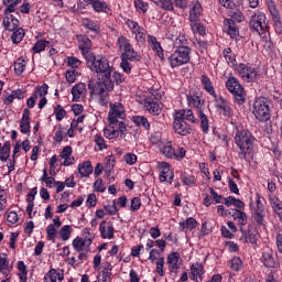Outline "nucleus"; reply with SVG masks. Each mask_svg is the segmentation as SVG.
Segmentation results:
<instances>
[{
	"mask_svg": "<svg viewBox=\"0 0 282 282\" xmlns=\"http://www.w3.org/2000/svg\"><path fill=\"white\" fill-rule=\"evenodd\" d=\"M224 30L231 39H237V36H239V29L237 28L235 21L231 19H226L224 21Z\"/></svg>",
	"mask_w": 282,
	"mask_h": 282,
	"instance_id": "nucleus-33",
	"label": "nucleus"
},
{
	"mask_svg": "<svg viewBox=\"0 0 282 282\" xmlns=\"http://www.w3.org/2000/svg\"><path fill=\"white\" fill-rule=\"evenodd\" d=\"M204 95L199 90H194L189 93L186 98H187V105L189 107H194L200 113L206 109V106L204 104V99H202Z\"/></svg>",
	"mask_w": 282,
	"mask_h": 282,
	"instance_id": "nucleus-12",
	"label": "nucleus"
},
{
	"mask_svg": "<svg viewBox=\"0 0 282 282\" xmlns=\"http://www.w3.org/2000/svg\"><path fill=\"white\" fill-rule=\"evenodd\" d=\"M80 235H82V239H85L90 243H94V239H96V235H94V232H91V229L87 227L82 229Z\"/></svg>",
	"mask_w": 282,
	"mask_h": 282,
	"instance_id": "nucleus-59",
	"label": "nucleus"
},
{
	"mask_svg": "<svg viewBox=\"0 0 282 282\" xmlns=\"http://www.w3.org/2000/svg\"><path fill=\"white\" fill-rule=\"evenodd\" d=\"M166 37L169 41H172L173 47H175V44L180 42V45H186L188 42L184 35H180L177 31H169L166 34Z\"/></svg>",
	"mask_w": 282,
	"mask_h": 282,
	"instance_id": "nucleus-38",
	"label": "nucleus"
},
{
	"mask_svg": "<svg viewBox=\"0 0 282 282\" xmlns=\"http://www.w3.org/2000/svg\"><path fill=\"white\" fill-rule=\"evenodd\" d=\"M248 14H251L249 18V28L252 32H257L259 36L265 34L268 31V17L262 11H248Z\"/></svg>",
	"mask_w": 282,
	"mask_h": 282,
	"instance_id": "nucleus-6",
	"label": "nucleus"
},
{
	"mask_svg": "<svg viewBox=\"0 0 282 282\" xmlns=\"http://www.w3.org/2000/svg\"><path fill=\"white\" fill-rule=\"evenodd\" d=\"M153 3L156 8H160V10H165L167 12H173V10H175L173 0H153Z\"/></svg>",
	"mask_w": 282,
	"mask_h": 282,
	"instance_id": "nucleus-43",
	"label": "nucleus"
},
{
	"mask_svg": "<svg viewBox=\"0 0 282 282\" xmlns=\"http://www.w3.org/2000/svg\"><path fill=\"white\" fill-rule=\"evenodd\" d=\"M159 167L161 171L159 175L160 182H169L172 184L175 175L173 174V171H171V165L167 162H161L159 163Z\"/></svg>",
	"mask_w": 282,
	"mask_h": 282,
	"instance_id": "nucleus-18",
	"label": "nucleus"
},
{
	"mask_svg": "<svg viewBox=\"0 0 282 282\" xmlns=\"http://www.w3.org/2000/svg\"><path fill=\"white\" fill-rule=\"evenodd\" d=\"M188 21H199L204 14V8L202 3L197 0H194L189 3Z\"/></svg>",
	"mask_w": 282,
	"mask_h": 282,
	"instance_id": "nucleus-17",
	"label": "nucleus"
},
{
	"mask_svg": "<svg viewBox=\"0 0 282 282\" xmlns=\"http://www.w3.org/2000/svg\"><path fill=\"white\" fill-rule=\"evenodd\" d=\"M72 232H74L72 226L64 225L58 231V237L62 241H69V239H72Z\"/></svg>",
	"mask_w": 282,
	"mask_h": 282,
	"instance_id": "nucleus-46",
	"label": "nucleus"
},
{
	"mask_svg": "<svg viewBox=\"0 0 282 282\" xmlns=\"http://www.w3.org/2000/svg\"><path fill=\"white\" fill-rule=\"evenodd\" d=\"M200 85L203 89L209 94V96H213V98H217V93H215V86H213V80H210V77L203 74L200 76Z\"/></svg>",
	"mask_w": 282,
	"mask_h": 282,
	"instance_id": "nucleus-32",
	"label": "nucleus"
},
{
	"mask_svg": "<svg viewBox=\"0 0 282 282\" xmlns=\"http://www.w3.org/2000/svg\"><path fill=\"white\" fill-rule=\"evenodd\" d=\"M47 45H50V41L39 40L34 43L32 50L34 54H41V52H45V47H47Z\"/></svg>",
	"mask_w": 282,
	"mask_h": 282,
	"instance_id": "nucleus-53",
	"label": "nucleus"
},
{
	"mask_svg": "<svg viewBox=\"0 0 282 282\" xmlns=\"http://www.w3.org/2000/svg\"><path fill=\"white\" fill-rule=\"evenodd\" d=\"M269 202L271 205V208L274 210L275 215H278L280 221H282V202L276 197V195L271 194L269 196Z\"/></svg>",
	"mask_w": 282,
	"mask_h": 282,
	"instance_id": "nucleus-34",
	"label": "nucleus"
},
{
	"mask_svg": "<svg viewBox=\"0 0 282 282\" xmlns=\"http://www.w3.org/2000/svg\"><path fill=\"white\" fill-rule=\"evenodd\" d=\"M99 232H100L101 239L111 240L115 237L116 229L113 228V225H111V223H109L107 220H102L99 224Z\"/></svg>",
	"mask_w": 282,
	"mask_h": 282,
	"instance_id": "nucleus-20",
	"label": "nucleus"
},
{
	"mask_svg": "<svg viewBox=\"0 0 282 282\" xmlns=\"http://www.w3.org/2000/svg\"><path fill=\"white\" fill-rule=\"evenodd\" d=\"M65 135H67V132H65V129L63 127H58V129L55 130L53 142L54 144H61L63 140L65 139Z\"/></svg>",
	"mask_w": 282,
	"mask_h": 282,
	"instance_id": "nucleus-55",
	"label": "nucleus"
},
{
	"mask_svg": "<svg viewBox=\"0 0 282 282\" xmlns=\"http://www.w3.org/2000/svg\"><path fill=\"white\" fill-rule=\"evenodd\" d=\"M229 216L235 219V221H238L240 226H246L248 224V215H246L241 208H231L229 209Z\"/></svg>",
	"mask_w": 282,
	"mask_h": 282,
	"instance_id": "nucleus-31",
	"label": "nucleus"
},
{
	"mask_svg": "<svg viewBox=\"0 0 282 282\" xmlns=\"http://www.w3.org/2000/svg\"><path fill=\"white\" fill-rule=\"evenodd\" d=\"M67 65L68 67H70V69H75L76 72H78V69L83 65V62L77 57H67Z\"/></svg>",
	"mask_w": 282,
	"mask_h": 282,
	"instance_id": "nucleus-61",
	"label": "nucleus"
},
{
	"mask_svg": "<svg viewBox=\"0 0 282 282\" xmlns=\"http://www.w3.org/2000/svg\"><path fill=\"white\" fill-rule=\"evenodd\" d=\"M268 8L276 34H282L281 12H279V9L276 8V4H274V2L269 3Z\"/></svg>",
	"mask_w": 282,
	"mask_h": 282,
	"instance_id": "nucleus-15",
	"label": "nucleus"
},
{
	"mask_svg": "<svg viewBox=\"0 0 282 282\" xmlns=\"http://www.w3.org/2000/svg\"><path fill=\"white\" fill-rule=\"evenodd\" d=\"M13 67H14V74L17 76H21V74L25 72V67H28V62L23 59V57H19L18 59L14 61Z\"/></svg>",
	"mask_w": 282,
	"mask_h": 282,
	"instance_id": "nucleus-47",
	"label": "nucleus"
},
{
	"mask_svg": "<svg viewBox=\"0 0 282 282\" xmlns=\"http://www.w3.org/2000/svg\"><path fill=\"white\" fill-rule=\"evenodd\" d=\"M118 51L121 52V58H130V61H140V55L131 45V41L124 35H120L117 40Z\"/></svg>",
	"mask_w": 282,
	"mask_h": 282,
	"instance_id": "nucleus-8",
	"label": "nucleus"
},
{
	"mask_svg": "<svg viewBox=\"0 0 282 282\" xmlns=\"http://www.w3.org/2000/svg\"><path fill=\"white\" fill-rule=\"evenodd\" d=\"M175 50L167 57L169 65L175 69L176 67H182V65H188L191 63V47L186 44L175 43Z\"/></svg>",
	"mask_w": 282,
	"mask_h": 282,
	"instance_id": "nucleus-5",
	"label": "nucleus"
},
{
	"mask_svg": "<svg viewBox=\"0 0 282 282\" xmlns=\"http://www.w3.org/2000/svg\"><path fill=\"white\" fill-rule=\"evenodd\" d=\"M173 129L177 135H191L193 133V126L188 124L192 122L196 124L197 120L193 110L191 109H180L173 112ZM187 120V122H186Z\"/></svg>",
	"mask_w": 282,
	"mask_h": 282,
	"instance_id": "nucleus-3",
	"label": "nucleus"
},
{
	"mask_svg": "<svg viewBox=\"0 0 282 282\" xmlns=\"http://www.w3.org/2000/svg\"><path fill=\"white\" fill-rule=\"evenodd\" d=\"M234 140L235 144L240 150V152L238 153L239 160H246L248 155H250L252 151H254V142H257V139L249 130H237L234 135Z\"/></svg>",
	"mask_w": 282,
	"mask_h": 282,
	"instance_id": "nucleus-4",
	"label": "nucleus"
},
{
	"mask_svg": "<svg viewBox=\"0 0 282 282\" xmlns=\"http://www.w3.org/2000/svg\"><path fill=\"white\" fill-rule=\"evenodd\" d=\"M78 47L83 54V56H85L86 61L89 58V56H94L91 55V40L85 35H79L78 36Z\"/></svg>",
	"mask_w": 282,
	"mask_h": 282,
	"instance_id": "nucleus-21",
	"label": "nucleus"
},
{
	"mask_svg": "<svg viewBox=\"0 0 282 282\" xmlns=\"http://www.w3.org/2000/svg\"><path fill=\"white\" fill-rule=\"evenodd\" d=\"M252 113L258 122L270 120V101L265 97H258L253 102Z\"/></svg>",
	"mask_w": 282,
	"mask_h": 282,
	"instance_id": "nucleus-7",
	"label": "nucleus"
},
{
	"mask_svg": "<svg viewBox=\"0 0 282 282\" xmlns=\"http://www.w3.org/2000/svg\"><path fill=\"white\" fill-rule=\"evenodd\" d=\"M40 180L41 182H44L48 188H55L56 186V180L53 176L47 175V169L43 170V175Z\"/></svg>",
	"mask_w": 282,
	"mask_h": 282,
	"instance_id": "nucleus-52",
	"label": "nucleus"
},
{
	"mask_svg": "<svg viewBox=\"0 0 282 282\" xmlns=\"http://www.w3.org/2000/svg\"><path fill=\"white\" fill-rule=\"evenodd\" d=\"M18 276L20 282H28V265H25V262L18 261Z\"/></svg>",
	"mask_w": 282,
	"mask_h": 282,
	"instance_id": "nucleus-50",
	"label": "nucleus"
},
{
	"mask_svg": "<svg viewBox=\"0 0 282 282\" xmlns=\"http://www.w3.org/2000/svg\"><path fill=\"white\" fill-rule=\"evenodd\" d=\"M144 107L152 116H160L162 113V102L155 97L145 98Z\"/></svg>",
	"mask_w": 282,
	"mask_h": 282,
	"instance_id": "nucleus-16",
	"label": "nucleus"
},
{
	"mask_svg": "<svg viewBox=\"0 0 282 282\" xmlns=\"http://www.w3.org/2000/svg\"><path fill=\"white\" fill-rule=\"evenodd\" d=\"M87 65L90 72H94L97 78L101 82H88V89L91 99L96 100L101 107L109 105V91H113V83L111 82V74L113 66L109 64V59L102 56H89Z\"/></svg>",
	"mask_w": 282,
	"mask_h": 282,
	"instance_id": "nucleus-1",
	"label": "nucleus"
},
{
	"mask_svg": "<svg viewBox=\"0 0 282 282\" xmlns=\"http://www.w3.org/2000/svg\"><path fill=\"white\" fill-rule=\"evenodd\" d=\"M72 245L76 252H89L91 248V242L80 236L75 237Z\"/></svg>",
	"mask_w": 282,
	"mask_h": 282,
	"instance_id": "nucleus-24",
	"label": "nucleus"
},
{
	"mask_svg": "<svg viewBox=\"0 0 282 282\" xmlns=\"http://www.w3.org/2000/svg\"><path fill=\"white\" fill-rule=\"evenodd\" d=\"M94 142L98 147V151H105V149H107V141H105V138H102V135L95 134Z\"/></svg>",
	"mask_w": 282,
	"mask_h": 282,
	"instance_id": "nucleus-60",
	"label": "nucleus"
},
{
	"mask_svg": "<svg viewBox=\"0 0 282 282\" xmlns=\"http://www.w3.org/2000/svg\"><path fill=\"white\" fill-rule=\"evenodd\" d=\"M83 28H86V30H89L90 32H95V34H98L100 32V24H98V21L91 20L89 18H85L82 20Z\"/></svg>",
	"mask_w": 282,
	"mask_h": 282,
	"instance_id": "nucleus-39",
	"label": "nucleus"
},
{
	"mask_svg": "<svg viewBox=\"0 0 282 282\" xmlns=\"http://www.w3.org/2000/svg\"><path fill=\"white\" fill-rule=\"evenodd\" d=\"M204 274H206V269L200 262H193L189 264V279L194 282L204 281Z\"/></svg>",
	"mask_w": 282,
	"mask_h": 282,
	"instance_id": "nucleus-14",
	"label": "nucleus"
},
{
	"mask_svg": "<svg viewBox=\"0 0 282 282\" xmlns=\"http://www.w3.org/2000/svg\"><path fill=\"white\" fill-rule=\"evenodd\" d=\"M195 228H197V220L193 217H189L186 220L178 223V230L181 232H186L187 230H195Z\"/></svg>",
	"mask_w": 282,
	"mask_h": 282,
	"instance_id": "nucleus-36",
	"label": "nucleus"
},
{
	"mask_svg": "<svg viewBox=\"0 0 282 282\" xmlns=\"http://www.w3.org/2000/svg\"><path fill=\"white\" fill-rule=\"evenodd\" d=\"M226 87L228 91L232 94L238 105L246 102V90H243V86H241L237 77H229L226 82Z\"/></svg>",
	"mask_w": 282,
	"mask_h": 282,
	"instance_id": "nucleus-9",
	"label": "nucleus"
},
{
	"mask_svg": "<svg viewBox=\"0 0 282 282\" xmlns=\"http://www.w3.org/2000/svg\"><path fill=\"white\" fill-rule=\"evenodd\" d=\"M260 261L261 263H263V265H265V268H274V265H276V262L274 261L272 249L270 248L263 249Z\"/></svg>",
	"mask_w": 282,
	"mask_h": 282,
	"instance_id": "nucleus-29",
	"label": "nucleus"
},
{
	"mask_svg": "<svg viewBox=\"0 0 282 282\" xmlns=\"http://www.w3.org/2000/svg\"><path fill=\"white\" fill-rule=\"evenodd\" d=\"M134 124H137V127H143V129H151V123L149 122V119H147V117L144 116H135L132 118Z\"/></svg>",
	"mask_w": 282,
	"mask_h": 282,
	"instance_id": "nucleus-51",
	"label": "nucleus"
},
{
	"mask_svg": "<svg viewBox=\"0 0 282 282\" xmlns=\"http://www.w3.org/2000/svg\"><path fill=\"white\" fill-rule=\"evenodd\" d=\"M23 0H2L4 9V14H12V12H15L17 6H20V3Z\"/></svg>",
	"mask_w": 282,
	"mask_h": 282,
	"instance_id": "nucleus-45",
	"label": "nucleus"
},
{
	"mask_svg": "<svg viewBox=\"0 0 282 282\" xmlns=\"http://www.w3.org/2000/svg\"><path fill=\"white\" fill-rule=\"evenodd\" d=\"M65 279V274L63 271H56V269H51L45 275H44V282H56V281H63Z\"/></svg>",
	"mask_w": 282,
	"mask_h": 282,
	"instance_id": "nucleus-37",
	"label": "nucleus"
},
{
	"mask_svg": "<svg viewBox=\"0 0 282 282\" xmlns=\"http://www.w3.org/2000/svg\"><path fill=\"white\" fill-rule=\"evenodd\" d=\"M32 131V126L30 124V109H24L22 118L20 119V132L23 135H28Z\"/></svg>",
	"mask_w": 282,
	"mask_h": 282,
	"instance_id": "nucleus-26",
	"label": "nucleus"
},
{
	"mask_svg": "<svg viewBox=\"0 0 282 282\" xmlns=\"http://www.w3.org/2000/svg\"><path fill=\"white\" fill-rule=\"evenodd\" d=\"M50 89V86L47 84H43L42 86H37L33 93L34 98H45V95L47 94Z\"/></svg>",
	"mask_w": 282,
	"mask_h": 282,
	"instance_id": "nucleus-56",
	"label": "nucleus"
},
{
	"mask_svg": "<svg viewBox=\"0 0 282 282\" xmlns=\"http://www.w3.org/2000/svg\"><path fill=\"white\" fill-rule=\"evenodd\" d=\"M8 270H10V262L8 261V254L0 253V272L2 274H8Z\"/></svg>",
	"mask_w": 282,
	"mask_h": 282,
	"instance_id": "nucleus-54",
	"label": "nucleus"
},
{
	"mask_svg": "<svg viewBox=\"0 0 282 282\" xmlns=\"http://www.w3.org/2000/svg\"><path fill=\"white\" fill-rule=\"evenodd\" d=\"M189 28L193 34H199V36H206V26L199 20H194L189 22Z\"/></svg>",
	"mask_w": 282,
	"mask_h": 282,
	"instance_id": "nucleus-40",
	"label": "nucleus"
},
{
	"mask_svg": "<svg viewBox=\"0 0 282 282\" xmlns=\"http://www.w3.org/2000/svg\"><path fill=\"white\" fill-rule=\"evenodd\" d=\"M223 56L229 67H235V64L237 63V55H235V52H232L230 47L223 51Z\"/></svg>",
	"mask_w": 282,
	"mask_h": 282,
	"instance_id": "nucleus-44",
	"label": "nucleus"
},
{
	"mask_svg": "<svg viewBox=\"0 0 282 282\" xmlns=\"http://www.w3.org/2000/svg\"><path fill=\"white\" fill-rule=\"evenodd\" d=\"M77 171L79 177H89L94 173V167L91 166V161H84L78 164Z\"/></svg>",
	"mask_w": 282,
	"mask_h": 282,
	"instance_id": "nucleus-35",
	"label": "nucleus"
},
{
	"mask_svg": "<svg viewBox=\"0 0 282 282\" xmlns=\"http://www.w3.org/2000/svg\"><path fill=\"white\" fill-rule=\"evenodd\" d=\"M56 237H58V230H56V227L54 225H48L46 227V239L47 241H56Z\"/></svg>",
	"mask_w": 282,
	"mask_h": 282,
	"instance_id": "nucleus-57",
	"label": "nucleus"
},
{
	"mask_svg": "<svg viewBox=\"0 0 282 282\" xmlns=\"http://www.w3.org/2000/svg\"><path fill=\"white\" fill-rule=\"evenodd\" d=\"M159 151L164 158H167L169 160H173V156L175 155V148H173V142L171 141H161L158 143Z\"/></svg>",
	"mask_w": 282,
	"mask_h": 282,
	"instance_id": "nucleus-25",
	"label": "nucleus"
},
{
	"mask_svg": "<svg viewBox=\"0 0 282 282\" xmlns=\"http://www.w3.org/2000/svg\"><path fill=\"white\" fill-rule=\"evenodd\" d=\"M127 110L121 102L110 104L108 112V124L104 129V135L108 140H116L118 138H127Z\"/></svg>",
	"mask_w": 282,
	"mask_h": 282,
	"instance_id": "nucleus-2",
	"label": "nucleus"
},
{
	"mask_svg": "<svg viewBox=\"0 0 282 282\" xmlns=\"http://www.w3.org/2000/svg\"><path fill=\"white\" fill-rule=\"evenodd\" d=\"M215 98V107L221 111L223 116L226 118L230 117L232 113V108H230V104L224 99V97L217 96Z\"/></svg>",
	"mask_w": 282,
	"mask_h": 282,
	"instance_id": "nucleus-22",
	"label": "nucleus"
},
{
	"mask_svg": "<svg viewBox=\"0 0 282 282\" xmlns=\"http://www.w3.org/2000/svg\"><path fill=\"white\" fill-rule=\"evenodd\" d=\"M223 204H225V206H227V208H230V206H235V208H245L246 204L239 199L236 198L235 196H228L225 197L223 200Z\"/></svg>",
	"mask_w": 282,
	"mask_h": 282,
	"instance_id": "nucleus-42",
	"label": "nucleus"
},
{
	"mask_svg": "<svg viewBox=\"0 0 282 282\" xmlns=\"http://www.w3.org/2000/svg\"><path fill=\"white\" fill-rule=\"evenodd\" d=\"M72 153H74L72 145L64 147L63 150L59 152L61 160H64L62 162V166H72L76 164V158H74Z\"/></svg>",
	"mask_w": 282,
	"mask_h": 282,
	"instance_id": "nucleus-19",
	"label": "nucleus"
},
{
	"mask_svg": "<svg viewBox=\"0 0 282 282\" xmlns=\"http://www.w3.org/2000/svg\"><path fill=\"white\" fill-rule=\"evenodd\" d=\"M2 25L8 32H14L19 28V19L12 15V13H4Z\"/></svg>",
	"mask_w": 282,
	"mask_h": 282,
	"instance_id": "nucleus-28",
	"label": "nucleus"
},
{
	"mask_svg": "<svg viewBox=\"0 0 282 282\" xmlns=\"http://www.w3.org/2000/svg\"><path fill=\"white\" fill-rule=\"evenodd\" d=\"M126 25L132 32V36L137 41V43H144L147 41V33L144 28L140 26V24L131 19L126 21Z\"/></svg>",
	"mask_w": 282,
	"mask_h": 282,
	"instance_id": "nucleus-13",
	"label": "nucleus"
},
{
	"mask_svg": "<svg viewBox=\"0 0 282 282\" xmlns=\"http://www.w3.org/2000/svg\"><path fill=\"white\" fill-rule=\"evenodd\" d=\"M155 272L159 274V276H164L166 274V272L164 271V257L158 258V260L155 261Z\"/></svg>",
	"mask_w": 282,
	"mask_h": 282,
	"instance_id": "nucleus-64",
	"label": "nucleus"
},
{
	"mask_svg": "<svg viewBox=\"0 0 282 282\" xmlns=\"http://www.w3.org/2000/svg\"><path fill=\"white\" fill-rule=\"evenodd\" d=\"M54 116H55L57 122H61V120H63L65 118V116H67V111H65V108H63V106L57 105L54 108Z\"/></svg>",
	"mask_w": 282,
	"mask_h": 282,
	"instance_id": "nucleus-62",
	"label": "nucleus"
},
{
	"mask_svg": "<svg viewBox=\"0 0 282 282\" xmlns=\"http://www.w3.org/2000/svg\"><path fill=\"white\" fill-rule=\"evenodd\" d=\"M111 270H113V267L111 264H107L106 267H102L101 270L98 273V278L102 282H107L111 280Z\"/></svg>",
	"mask_w": 282,
	"mask_h": 282,
	"instance_id": "nucleus-48",
	"label": "nucleus"
},
{
	"mask_svg": "<svg viewBox=\"0 0 282 282\" xmlns=\"http://www.w3.org/2000/svg\"><path fill=\"white\" fill-rule=\"evenodd\" d=\"M166 263H167V270L170 276H177L180 272V268H182V257L180 256V252L173 251L167 254L166 257Z\"/></svg>",
	"mask_w": 282,
	"mask_h": 282,
	"instance_id": "nucleus-11",
	"label": "nucleus"
},
{
	"mask_svg": "<svg viewBox=\"0 0 282 282\" xmlns=\"http://www.w3.org/2000/svg\"><path fill=\"white\" fill-rule=\"evenodd\" d=\"M70 94L73 96L74 102H80V100L87 96V85H85V83L76 84L72 88Z\"/></svg>",
	"mask_w": 282,
	"mask_h": 282,
	"instance_id": "nucleus-23",
	"label": "nucleus"
},
{
	"mask_svg": "<svg viewBox=\"0 0 282 282\" xmlns=\"http://www.w3.org/2000/svg\"><path fill=\"white\" fill-rule=\"evenodd\" d=\"M89 6L97 14H109L111 12V7L104 0H93Z\"/></svg>",
	"mask_w": 282,
	"mask_h": 282,
	"instance_id": "nucleus-27",
	"label": "nucleus"
},
{
	"mask_svg": "<svg viewBox=\"0 0 282 282\" xmlns=\"http://www.w3.org/2000/svg\"><path fill=\"white\" fill-rule=\"evenodd\" d=\"M235 70L239 74L240 78L245 80V83H254V80H257V76H259L257 67L250 64L240 63L236 65Z\"/></svg>",
	"mask_w": 282,
	"mask_h": 282,
	"instance_id": "nucleus-10",
	"label": "nucleus"
},
{
	"mask_svg": "<svg viewBox=\"0 0 282 282\" xmlns=\"http://www.w3.org/2000/svg\"><path fill=\"white\" fill-rule=\"evenodd\" d=\"M148 44L151 50H153V52L158 54L159 58H161V61H164V50H162V45L160 44V42H158V37L153 35H148Z\"/></svg>",
	"mask_w": 282,
	"mask_h": 282,
	"instance_id": "nucleus-30",
	"label": "nucleus"
},
{
	"mask_svg": "<svg viewBox=\"0 0 282 282\" xmlns=\"http://www.w3.org/2000/svg\"><path fill=\"white\" fill-rule=\"evenodd\" d=\"M198 118L200 120V129L203 133H208L209 123H208V116L204 113V111L198 112Z\"/></svg>",
	"mask_w": 282,
	"mask_h": 282,
	"instance_id": "nucleus-58",
	"label": "nucleus"
},
{
	"mask_svg": "<svg viewBox=\"0 0 282 282\" xmlns=\"http://www.w3.org/2000/svg\"><path fill=\"white\" fill-rule=\"evenodd\" d=\"M12 150V144L10 141H6L3 144L0 143V162H8L10 159V151Z\"/></svg>",
	"mask_w": 282,
	"mask_h": 282,
	"instance_id": "nucleus-41",
	"label": "nucleus"
},
{
	"mask_svg": "<svg viewBox=\"0 0 282 282\" xmlns=\"http://www.w3.org/2000/svg\"><path fill=\"white\" fill-rule=\"evenodd\" d=\"M24 37H25V30H23V28H18L13 31L11 35V41L12 43H14V45H19V43H21V41H23Z\"/></svg>",
	"mask_w": 282,
	"mask_h": 282,
	"instance_id": "nucleus-49",
	"label": "nucleus"
},
{
	"mask_svg": "<svg viewBox=\"0 0 282 282\" xmlns=\"http://www.w3.org/2000/svg\"><path fill=\"white\" fill-rule=\"evenodd\" d=\"M134 6L138 12H149V2L144 0H134Z\"/></svg>",
	"mask_w": 282,
	"mask_h": 282,
	"instance_id": "nucleus-63",
	"label": "nucleus"
}]
</instances>
